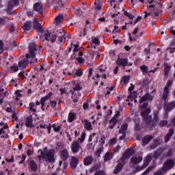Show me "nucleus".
<instances>
[{
	"label": "nucleus",
	"mask_w": 175,
	"mask_h": 175,
	"mask_svg": "<svg viewBox=\"0 0 175 175\" xmlns=\"http://www.w3.org/2000/svg\"><path fill=\"white\" fill-rule=\"evenodd\" d=\"M55 35L56 36H55L54 33H49V31H45L40 35V39L43 42L46 40V42H51L52 43H54L57 38L59 43H64L65 42L66 38L65 31L63 29H59L55 32Z\"/></svg>",
	"instance_id": "nucleus-1"
},
{
	"label": "nucleus",
	"mask_w": 175,
	"mask_h": 175,
	"mask_svg": "<svg viewBox=\"0 0 175 175\" xmlns=\"http://www.w3.org/2000/svg\"><path fill=\"white\" fill-rule=\"evenodd\" d=\"M54 150L49 149L47 147H45L42 150L38 151L39 161L54 162Z\"/></svg>",
	"instance_id": "nucleus-2"
},
{
	"label": "nucleus",
	"mask_w": 175,
	"mask_h": 175,
	"mask_svg": "<svg viewBox=\"0 0 175 175\" xmlns=\"http://www.w3.org/2000/svg\"><path fill=\"white\" fill-rule=\"evenodd\" d=\"M148 107V103H144V105L141 106V116L143 117L144 121H145L146 124H150L152 118L148 115L151 113V109Z\"/></svg>",
	"instance_id": "nucleus-3"
},
{
	"label": "nucleus",
	"mask_w": 175,
	"mask_h": 175,
	"mask_svg": "<svg viewBox=\"0 0 175 175\" xmlns=\"http://www.w3.org/2000/svg\"><path fill=\"white\" fill-rule=\"evenodd\" d=\"M38 53V49H36V44L35 43L31 42L29 45V53L26 55L27 59L29 58H31V64H35L38 62V59H33L35 58L36 53Z\"/></svg>",
	"instance_id": "nucleus-4"
},
{
	"label": "nucleus",
	"mask_w": 175,
	"mask_h": 175,
	"mask_svg": "<svg viewBox=\"0 0 175 175\" xmlns=\"http://www.w3.org/2000/svg\"><path fill=\"white\" fill-rule=\"evenodd\" d=\"M81 86L78 83L75 85L73 90H71L72 98L75 103L79 102V99H81V94H80V91H81Z\"/></svg>",
	"instance_id": "nucleus-5"
},
{
	"label": "nucleus",
	"mask_w": 175,
	"mask_h": 175,
	"mask_svg": "<svg viewBox=\"0 0 175 175\" xmlns=\"http://www.w3.org/2000/svg\"><path fill=\"white\" fill-rule=\"evenodd\" d=\"M70 149L73 154H77V152H80V151H83V148H81V145L79 144V142L74 141L70 145Z\"/></svg>",
	"instance_id": "nucleus-6"
},
{
	"label": "nucleus",
	"mask_w": 175,
	"mask_h": 175,
	"mask_svg": "<svg viewBox=\"0 0 175 175\" xmlns=\"http://www.w3.org/2000/svg\"><path fill=\"white\" fill-rule=\"evenodd\" d=\"M173 85V81L169 80L167 83L165 87L164 88V90L163 92V96H162V99L165 100L167 98V95H169V88Z\"/></svg>",
	"instance_id": "nucleus-7"
},
{
	"label": "nucleus",
	"mask_w": 175,
	"mask_h": 175,
	"mask_svg": "<svg viewBox=\"0 0 175 175\" xmlns=\"http://www.w3.org/2000/svg\"><path fill=\"white\" fill-rule=\"evenodd\" d=\"M152 159V157L151 155H148L146 159L144 161V164L142 165V166L137 167V170L140 172V170H143V169H145V167H147V166H148V163L151 162Z\"/></svg>",
	"instance_id": "nucleus-8"
},
{
	"label": "nucleus",
	"mask_w": 175,
	"mask_h": 175,
	"mask_svg": "<svg viewBox=\"0 0 175 175\" xmlns=\"http://www.w3.org/2000/svg\"><path fill=\"white\" fill-rule=\"evenodd\" d=\"M124 165H125V161H123L122 160H120V159L118 161V163L117 164L116 167H115L113 170L114 174H117L122 170V167H124Z\"/></svg>",
	"instance_id": "nucleus-9"
},
{
	"label": "nucleus",
	"mask_w": 175,
	"mask_h": 175,
	"mask_svg": "<svg viewBox=\"0 0 175 175\" xmlns=\"http://www.w3.org/2000/svg\"><path fill=\"white\" fill-rule=\"evenodd\" d=\"M120 116V111L116 112V115L111 119L109 124V128L113 129L117 124V117Z\"/></svg>",
	"instance_id": "nucleus-10"
},
{
	"label": "nucleus",
	"mask_w": 175,
	"mask_h": 175,
	"mask_svg": "<svg viewBox=\"0 0 175 175\" xmlns=\"http://www.w3.org/2000/svg\"><path fill=\"white\" fill-rule=\"evenodd\" d=\"M133 154H135V150H126L123 154L122 157L120 159V161L125 162V159H128V158H131V157H132Z\"/></svg>",
	"instance_id": "nucleus-11"
},
{
	"label": "nucleus",
	"mask_w": 175,
	"mask_h": 175,
	"mask_svg": "<svg viewBox=\"0 0 175 175\" xmlns=\"http://www.w3.org/2000/svg\"><path fill=\"white\" fill-rule=\"evenodd\" d=\"M174 166V161L172 160L167 161L163 165V172H167V170H170L172 167Z\"/></svg>",
	"instance_id": "nucleus-12"
},
{
	"label": "nucleus",
	"mask_w": 175,
	"mask_h": 175,
	"mask_svg": "<svg viewBox=\"0 0 175 175\" xmlns=\"http://www.w3.org/2000/svg\"><path fill=\"white\" fill-rule=\"evenodd\" d=\"M128 129V124H124L121 126L120 130L119 131V133H122V136L120 137V140H124L125 139L126 134L125 132H126V130Z\"/></svg>",
	"instance_id": "nucleus-13"
},
{
	"label": "nucleus",
	"mask_w": 175,
	"mask_h": 175,
	"mask_svg": "<svg viewBox=\"0 0 175 175\" xmlns=\"http://www.w3.org/2000/svg\"><path fill=\"white\" fill-rule=\"evenodd\" d=\"M116 64L117 65H119V66H125L126 65H128V59L119 56L116 61Z\"/></svg>",
	"instance_id": "nucleus-14"
},
{
	"label": "nucleus",
	"mask_w": 175,
	"mask_h": 175,
	"mask_svg": "<svg viewBox=\"0 0 175 175\" xmlns=\"http://www.w3.org/2000/svg\"><path fill=\"white\" fill-rule=\"evenodd\" d=\"M77 165H79V159L75 156H72L70 163L71 169H76V167H77Z\"/></svg>",
	"instance_id": "nucleus-15"
},
{
	"label": "nucleus",
	"mask_w": 175,
	"mask_h": 175,
	"mask_svg": "<svg viewBox=\"0 0 175 175\" xmlns=\"http://www.w3.org/2000/svg\"><path fill=\"white\" fill-rule=\"evenodd\" d=\"M33 8L35 12H38L40 14L43 13V6L42 5V3H36L33 5Z\"/></svg>",
	"instance_id": "nucleus-16"
},
{
	"label": "nucleus",
	"mask_w": 175,
	"mask_h": 175,
	"mask_svg": "<svg viewBox=\"0 0 175 175\" xmlns=\"http://www.w3.org/2000/svg\"><path fill=\"white\" fill-rule=\"evenodd\" d=\"M33 28L38 32L42 31V25L38 21V18H35L33 22Z\"/></svg>",
	"instance_id": "nucleus-17"
},
{
	"label": "nucleus",
	"mask_w": 175,
	"mask_h": 175,
	"mask_svg": "<svg viewBox=\"0 0 175 175\" xmlns=\"http://www.w3.org/2000/svg\"><path fill=\"white\" fill-rule=\"evenodd\" d=\"M143 161V157H133L131 159V163L133 165H137V163H140Z\"/></svg>",
	"instance_id": "nucleus-18"
},
{
	"label": "nucleus",
	"mask_w": 175,
	"mask_h": 175,
	"mask_svg": "<svg viewBox=\"0 0 175 175\" xmlns=\"http://www.w3.org/2000/svg\"><path fill=\"white\" fill-rule=\"evenodd\" d=\"M154 96L146 94L142 98H141L139 103H143V102H146V100H152Z\"/></svg>",
	"instance_id": "nucleus-19"
},
{
	"label": "nucleus",
	"mask_w": 175,
	"mask_h": 175,
	"mask_svg": "<svg viewBox=\"0 0 175 175\" xmlns=\"http://www.w3.org/2000/svg\"><path fill=\"white\" fill-rule=\"evenodd\" d=\"M53 96V92H49L47 95H46L44 97L42 98L40 103H41L42 106H44V103L46 100H49L50 98Z\"/></svg>",
	"instance_id": "nucleus-20"
},
{
	"label": "nucleus",
	"mask_w": 175,
	"mask_h": 175,
	"mask_svg": "<svg viewBox=\"0 0 175 175\" xmlns=\"http://www.w3.org/2000/svg\"><path fill=\"white\" fill-rule=\"evenodd\" d=\"M60 157L64 159V161H66L68 158H69V152L67 150L64 149L60 152Z\"/></svg>",
	"instance_id": "nucleus-21"
},
{
	"label": "nucleus",
	"mask_w": 175,
	"mask_h": 175,
	"mask_svg": "<svg viewBox=\"0 0 175 175\" xmlns=\"http://www.w3.org/2000/svg\"><path fill=\"white\" fill-rule=\"evenodd\" d=\"M152 139H154L152 135H147L144 137V138L142 139V146H146V144L150 143Z\"/></svg>",
	"instance_id": "nucleus-22"
},
{
	"label": "nucleus",
	"mask_w": 175,
	"mask_h": 175,
	"mask_svg": "<svg viewBox=\"0 0 175 175\" xmlns=\"http://www.w3.org/2000/svg\"><path fill=\"white\" fill-rule=\"evenodd\" d=\"M175 107V102H171L165 108V113L167 114V113H170V111H172L173 109Z\"/></svg>",
	"instance_id": "nucleus-23"
},
{
	"label": "nucleus",
	"mask_w": 175,
	"mask_h": 175,
	"mask_svg": "<svg viewBox=\"0 0 175 175\" xmlns=\"http://www.w3.org/2000/svg\"><path fill=\"white\" fill-rule=\"evenodd\" d=\"M170 66L167 63H164V76L167 77L169 76V72H170Z\"/></svg>",
	"instance_id": "nucleus-24"
},
{
	"label": "nucleus",
	"mask_w": 175,
	"mask_h": 175,
	"mask_svg": "<svg viewBox=\"0 0 175 175\" xmlns=\"http://www.w3.org/2000/svg\"><path fill=\"white\" fill-rule=\"evenodd\" d=\"M32 27V23L29 21L24 23V25L22 26L23 29L24 31H29L31 28Z\"/></svg>",
	"instance_id": "nucleus-25"
},
{
	"label": "nucleus",
	"mask_w": 175,
	"mask_h": 175,
	"mask_svg": "<svg viewBox=\"0 0 175 175\" xmlns=\"http://www.w3.org/2000/svg\"><path fill=\"white\" fill-rule=\"evenodd\" d=\"M92 161H93L92 157H88L84 159L83 165H85V166H90V165L92 163Z\"/></svg>",
	"instance_id": "nucleus-26"
},
{
	"label": "nucleus",
	"mask_w": 175,
	"mask_h": 175,
	"mask_svg": "<svg viewBox=\"0 0 175 175\" xmlns=\"http://www.w3.org/2000/svg\"><path fill=\"white\" fill-rule=\"evenodd\" d=\"M18 66L19 68H23V69H25L27 66H28V60L27 59H23L18 62Z\"/></svg>",
	"instance_id": "nucleus-27"
},
{
	"label": "nucleus",
	"mask_w": 175,
	"mask_h": 175,
	"mask_svg": "<svg viewBox=\"0 0 175 175\" xmlns=\"http://www.w3.org/2000/svg\"><path fill=\"white\" fill-rule=\"evenodd\" d=\"M62 21H64V15L59 14L57 16H56L55 23L57 25H59Z\"/></svg>",
	"instance_id": "nucleus-28"
},
{
	"label": "nucleus",
	"mask_w": 175,
	"mask_h": 175,
	"mask_svg": "<svg viewBox=\"0 0 175 175\" xmlns=\"http://www.w3.org/2000/svg\"><path fill=\"white\" fill-rule=\"evenodd\" d=\"M81 75H83V71L81 70H77L75 72H73L72 74L70 72L68 73V75L71 76V77H76V76H77V77H80Z\"/></svg>",
	"instance_id": "nucleus-29"
},
{
	"label": "nucleus",
	"mask_w": 175,
	"mask_h": 175,
	"mask_svg": "<svg viewBox=\"0 0 175 175\" xmlns=\"http://www.w3.org/2000/svg\"><path fill=\"white\" fill-rule=\"evenodd\" d=\"M18 3V0H10L8 3V9H12V8H14V5H17Z\"/></svg>",
	"instance_id": "nucleus-30"
},
{
	"label": "nucleus",
	"mask_w": 175,
	"mask_h": 175,
	"mask_svg": "<svg viewBox=\"0 0 175 175\" xmlns=\"http://www.w3.org/2000/svg\"><path fill=\"white\" fill-rule=\"evenodd\" d=\"M25 126L27 128H33V125L32 124V118H31V117L27 118Z\"/></svg>",
	"instance_id": "nucleus-31"
},
{
	"label": "nucleus",
	"mask_w": 175,
	"mask_h": 175,
	"mask_svg": "<svg viewBox=\"0 0 175 175\" xmlns=\"http://www.w3.org/2000/svg\"><path fill=\"white\" fill-rule=\"evenodd\" d=\"M84 126L87 131H92V126L91 125V122H88V120L84 121Z\"/></svg>",
	"instance_id": "nucleus-32"
},
{
	"label": "nucleus",
	"mask_w": 175,
	"mask_h": 175,
	"mask_svg": "<svg viewBox=\"0 0 175 175\" xmlns=\"http://www.w3.org/2000/svg\"><path fill=\"white\" fill-rule=\"evenodd\" d=\"M18 66L17 65H12L10 66V68L8 69V72L10 73H14V72H18Z\"/></svg>",
	"instance_id": "nucleus-33"
},
{
	"label": "nucleus",
	"mask_w": 175,
	"mask_h": 175,
	"mask_svg": "<svg viewBox=\"0 0 175 175\" xmlns=\"http://www.w3.org/2000/svg\"><path fill=\"white\" fill-rule=\"evenodd\" d=\"M94 5L95 10H100V9H102V3H100V0H96Z\"/></svg>",
	"instance_id": "nucleus-34"
},
{
	"label": "nucleus",
	"mask_w": 175,
	"mask_h": 175,
	"mask_svg": "<svg viewBox=\"0 0 175 175\" xmlns=\"http://www.w3.org/2000/svg\"><path fill=\"white\" fill-rule=\"evenodd\" d=\"M75 120H76V113H70L68 114V122H72V121H75Z\"/></svg>",
	"instance_id": "nucleus-35"
},
{
	"label": "nucleus",
	"mask_w": 175,
	"mask_h": 175,
	"mask_svg": "<svg viewBox=\"0 0 175 175\" xmlns=\"http://www.w3.org/2000/svg\"><path fill=\"white\" fill-rule=\"evenodd\" d=\"M29 166L33 172H36V170H38V165L35 161H30Z\"/></svg>",
	"instance_id": "nucleus-36"
},
{
	"label": "nucleus",
	"mask_w": 175,
	"mask_h": 175,
	"mask_svg": "<svg viewBox=\"0 0 175 175\" xmlns=\"http://www.w3.org/2000/svg\"><path fill=\"white\" fill-rule=\"evenodd\" d=\"M173 133H174V130L170 129L169 131L168 134H167L165 137V142H169V140L170 139V137H172V136L173 135Z\"/></svg>",
	"instance_id": "nucleus-37"
},
{
	"label": "nucleus",
	"mask_w": 175,
	"mask_h": 175,
	"mask_svg": "<svg viewBox=\"0 0 175 175\" xmlns=\"http://www.w3.org/2000/svg\"><path fill=\"white\" fill-rule=\"evenodd\" d=\"M55 8H62L64 6V3H62V0H55L54 1Z\"/></svg>",
	"instance_id": "nucleus-38"
},
{
	"label": "nucleus",
	"mask_w": 175,
	"mask_h": 175,
	"mask_svg": "<svg viewBox=\"0 0 175 175\" xmlns=\"http://www.w3.org/2000/svg\"><path fill=\"white\" fill-rule=\"evenodd\" d=\"M141 3H144V0H138ZM129 2L131 6H135L137 3V0H129Z\"/></svg>",
	"instance_id": "nucleus-39"
},
{
	"label": "nucleus",
	"mask_w": 175,
	"mask_h": 175,
	"mask_svg": "<svg viewBox=\"0 0 175 175\" xmlns=\"http://www.w3.org/2000/svg\"><path fill=\"white\" fill-rule=\"evenodd\" d=\"M28 109L29 111H32L33 113H35L36 111V109H35V104L33 103H29Z\"/></svg>",
	"instance_id": "nucleus-40"
},
{
	"label": "nucleus",
	"mask_w": 175,
	"mask_h": 175,
	"mask_svg": "<svg viewBox=\"0 0 175 175\" xmlns=\"http://www.w3.org/2000/svg\"><path fill=\"white\" fill-rule=\"evenodd\" d=\"M75 63L77 65H81L82 64L84 63V59H83V57H77L75 61Z\"/></svg>",
	"instance_id": "nucleus-41"
},
{
	"label": "nucleus",
	"mask_w": 175,
	"mask_h": 175,
	"mask_svg": "<svg viewBox=\"0 0 175 175\" xmlns=\"http://www.w3.org/2000/svg\"><path fill=\"white\" fill-rule=\"evenodd\" d=\"M153 120L155 122H158V121H159V112H156V113H154Z\"/></svg>",
	"instance_id": "nucleus-42"
},
{
	"label": "nucleus",
	"mask_w": 175,
	"mask_h": 175,
	"mask_svg": "<svg viewBox=\"0 0 175 175\" xmlns=\"http://www.w3.org/2000/svg\"><path fill=\"white\" fill-rule=\"evenodd\" d=\"M113 159V155H111L109 153L105 154V158H104L105 161H110V159Z\"/></svg>",
	"instance_id": "nucleus-43"
},
{
	"label": "nucleus",
	"mask_w": 175,
	"mask_h": 175,
	"mask_svg": "<svg viewBox=\"0 0 175 175\" xmlns=\"http://www.w3.org/2000/svg\"><path fill=\"white\" fill-rule=\"evenodd\" d=\"M99 40L98 38H93L92 39V44H91V47H95L94 44H98Z\"/></svg>",
	"instance_id": "nucleus-44"
},
{
	"label": "nucleus",
	"mask_w": 175,
	"mask_h": 175,
	"mask_svg": "<svg viewBox=\"0 0 175 175\" xmlns=\"http://www.w3.org/2000/svg\"><path fill=\"white\" fill-rule=\"evenodd\" d=\"M117 143V138H112L109 141V146H114Z\"/></svg>",
	"instance_id": "nucleus-45"
},
{
	"label": "nucleus",
	"mask_w": 175,
	"mask_h": 175,
	"mask_svg": "<svg viewBox=\"0 0 175 175\" xmlns=\"http://www.w3.org/2000/svg\"><path fill=\"white\" fill-rule=\"evenodd\" d=\"M113 90H114L113 87H111V88H106V92H105V96L107 95H110V91H113Z\"/></svg>",
	"instance_id": "nucleus-46"
},
{
	"label": "nucleus",
	"mask_w": 175,
	"mask_h": 175,
	"mask_svg": "<svg viewBox=\"0 0 175 175\" xmlns=\"http://www.w3.org/2000/svg\"><path fill=\"white\" fill-rule=\"evenodd\" d=\"M79 140L80 142V143H83L84 140H85V133H83L81 138H79Z\"/></svg>",
	"instance_id": "nucleus-47"
},
{
	"label": "nucleus",
	"mask_w": 175,
	"mask_h": 175,
	"mask_svg": "<svg viewBox=\"0 0 175 175\" xmlns=\"http://www.w3.org/2000/svg\"><path fill=\"white\" fill-rule=\"evenodd\" d=\"M140 69L142 72H144L145 73H147V72H148V68L145 65L140 66Z\"/></svg>",
	"instance_id": "nucleus-48"
},
{
	"label": "nucleus",
	"mask_w": 175,
	"mask_h": 175,
	"mask_svg": "<svg viewBox=\"0 0 175 175\" xmlns=\"http://www.w3.org/2000/svg\"><path fill=\"white\" fill-rule=\"evenodd\" d=\"M129 79H130L129 76H124L122 77V80L124 84H127V83L129 82Z\"/></svg>",
	"instance_id": "nucleus-49"
},
{
	"label": "nucleus",
	"mask_w": 175,
	"mask_h": 175,
	"mask_svg": "<svg viewBox=\"0 0 175 175\" xmlns=\"http://www.w3.org/2000/svg\"><path fill=\"white\" fill-rule=\"evenodd\" d=\"M15 99H16V100H18V99H20V98H21V94L20 93V91H16L15 92Z\"/></svg>",
	"instance_id": "nucleus-50"
},
{
	"label": "nucleus",
	"mask_w": 175,
	"mask_h": 175,
	"mask_svg": "<svg viewBox=\"0 0 175 175\" xmlns=\"http://www.w3.org/2000/svg\"><path fill=\"white\" fill-rule=\"evenodd\" d=\"M40 128H41V129H44L47 128L49 129V133H50V130L51 129V127L47 126V125H46V124H40Z\"/></svg>",
	"instance_id": "nucleus-51"
},
{
	"label": "nucleus",
	"mask_w": 175,
	"mask_h": 175,
	"mask_svg": "<svg viewBox=\"0 0 175 175\" xmlns=\"http://www.w3.org/2000/svg\"><path fill=\"white\" fill-rule=\"evenodd\" d=\"M134 100L135 103H137V100L135 99L134 97L132 96V94H130V95L128 96V100Z\"/></svg>",
	"instance_id": "nucleus-52"
},
{
	"label": "nucleus",
	"mask_w": 175,
	"mask_h": 175,
	"mask_svg": "<svg viewBox=\"0 0 175 175\" xmlns=\"http://www.w3.org/2000/svg\"><path fill=\"white\" fill-rule=\"evenodd\" d=\"M167 124V121L166 120H161L160 122H159V126H165Z\"/></svg>",
	"instance_id": "nucleus-53"
},
{
	"label": "nucleus",
	"mask_w": 175,
	"mask_h": 175,
	"mask_svg": "<svg viewBox=\"0 0 175 175\" xmlns=\"http://www.w3.org/2000/svg\"><path fill=\"white\" fill-rule=\"evenodd\" d=\"M124 15L127 16V17H129V18H131V20H133V15H132V14H129L127 12H124Z\"/></svg>",
	"instance_id": "nucleus-54"
},
{
	"label": "nucleus",
	"mask_w": 175,
	"mask_h": 175,
	"mask_svg": "<svg viewBox=\"0 0 175 175\" xmlns=\"http://www.w3.org/2000/svg\"><path fill=\"white\" fill-rule=\"evenodd\" d=\"M3 53V42L0 40V53Z\"/></svg>",
	"instance_id": "nucleus-55"
},
{
	"label": "nucleus",
	"mask_w": 175,
	"mask_h": 175,
	"mask_svg": "<svg viewBox=\"0 0 175 175\" xmlns=\"http://www.w3.org/2000/svg\"><path fill=\"white\" fill-rule=\"evenodd\" d=\"M53 128L55 132H59V131L61 130V126H57L56 127H55V126H53Z\"/></svg>",
	"instance_id": "nucleus-56"
},
{
	"label": "nucleus",
	"mask_w": 175,
	"mask_h": 175,
	"mask_svg": "<svg viewBox=\"0 0 175 175\" xmlns=\"http://www.w3.org/2000/svg\"><path fill=\"white\" fill-rule=\"evenodd\" d=\"M152 169V167H148L145 172L142 173V175L148 174Z\"/></svg>",
	"instance_id": "nucleus-57"
},
{
	"label": "nucleus",
	"mask_w": 175,
	"mask_h": 175,
	"mask_svg": "<svg viewBox=\"0 0 175 175\" xmlns=\"http://www.w3.org/2000/svg\"><path fill=\"white\" fill-rule=\"evenodd\" d=\"M110 3H111V6H113V8H116L117 6V4L116 3L115 0H111L110 1Z\"/></svg>",
	"instance_id": "nucleus-58"
},
{
	"label": "nucleus",
	"mask_w": 175,
	"mask_h": 175,
	"mask_svg": "<svg viewBox=\"0 0 175 175\" xmlns=\"http://www.w3.org/2000/svg\"><path fill=\"white\" fill-rule=\"evenodd\" d=\"M120 148H121V147L120 146H117L113 148V152H118V151H120Z\"/></svg>",
	"instance_id": "nucleus-59"
},
{
	"label": "nucleus",
	"mask_w": 175,
	"mask_h": 175,
	"mask_svg": "<svg viewBox=\"0 0 175 175\" xmlns=\"http://www.w3.org/2000/svg\"><path fill=\"white\" fill-rule=\"evenodd\" d=\"M94 175H105V172L103 171H98L95 173Z\"/></svg>",
	"instance_id": "nucleus-60"
},
{
	"label": "nucleus",
	"mask_w": 175,
	"mask_h": 175,
	"mask_svg": "<svg viewBox=\"0 0 175 175\" xmlns=\"http://www.w3.org/2000/svg\"><path fill=\"white\" fill-rule=\"evenodd\" d=\"M74 47H75L74 51H75V53H77V51H79V44H75Z\"/></svg>",
	"instance_id": "nucleus-61"
},
{
	"label": "nucleus",
	"mask_w": 175,
	"mask_h": 175,
	"mask_svg": "<svg viewBox=\"0 0 175 175\" xmlns=\"http://www.w3.org/2000/svg\"><path fill=\"white\" fill-rule=\"evenodd\" d=\"M51 107H57V103H55V101L51 102Z\"/></svg>",
	"instance_id": "nucleus-62"
},
{
	"label": "nucleus",
	"mask_w": 175,
	"mask_h": 175,
	"mask_svg": "<svg viewBox=\"0 0 175 175\" xmlns=\"http://www.w3.org/2000/svg\"><path fill=\"white\" fill-rule=\"evenodd\" d=\"M154 175H163V174L162 173L161 170H159L154 174Z\"/></svg>",
	"instance_id": "nucleus-63"
},
{
	"label": "nucleus",
	"mask_w": 175,
	"mask_h": 175,
	"mask_svg": "<svg viewBox=\"0 0 175 175\" xmlns=\"http://www.w3.org/2000/svg\"><path fill=\"white\" fill-rule=\"evenodd\" d=\"M27 155H32V154H33V152L31 150V149H29V150H27Z\"/></svg>",
	"instance_id": "nucleus-64"
}]
</instances>
